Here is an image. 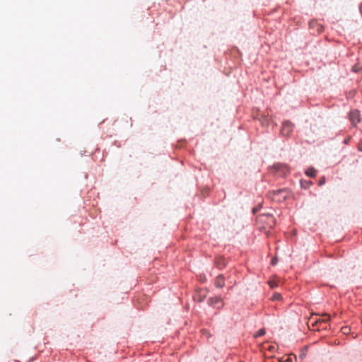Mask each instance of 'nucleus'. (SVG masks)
I'll use <instances>...</instances> for the list:
<instances>
[{"instance_id":"1","label":"nucleus","mask_w":362,"mask_h":362,"mask_svg":"<svg viewBox=\"0 0 362 362\" xmlns=\"http://www.w3.org/2000/svg\"><path fill=\"white\" fill-rule=\"evenodd\" d=\"M308 320L306 322V324L309 329H313L314 331L319 330L320 329H325L324 326L330 318H327L326 320H320L317 318H308Z\"/></svg>"},{"instance_id":"2","label":"nucleus","mask_w":362,"mask_h":362,"mask_svg":"<svg viewBox=\"0 0 362 362\" xmlns=\"http://www.w3.org/2000/svg\"><path fill=\"white\" fill-rule=\"evenodd\" d=\"M290 194V192L286 189H280L269 192V197L276 202H282L285 200Z\"/></svg>"},{"instance_id":"3","label":"nucleus","mask_w":362,"mask_h":362,"mask_svg":"<svg viewBox=\"0 0 362 362\" xmlns=\"http://www.w3.org/2000/svg\"><path fill=\"white\" fill-rule=\"evenodd\" d=\"M259 220L266 223L267 227L272 228L276 225V219L272 215H262L259 216Z\"/></svg>"},{"instance_id":"4","label":"nucleus","mask_w":362,"mask_h":362,"mask_svg":"<svg viewBox=\"0 0 362 362\" xmlns=\"http://www.w3.org/2000/svg\"><path fill=\"white\" fill-rule=\"evenodd\" d=\"M293 128V125L291 122L286 121L283 123L281 134L284 136H288L292 132Z\"/></svg>"},{"instance_id":"5","label":"nucleus","mask_w":362,"mask_h":362,"mask_svg":"<svg viewBox=\"0 0 362 362\" xmlns=\"http://www.w3.org/2000/svg\"><path fill=\"white\" fill-rule=\"evenodd\" d=\"M209 303L211 306L216 309H220L223 306V300L220 297L211 298L209 300Z\"/></svg>"},{"instance_id":"6","label":"nucleus","mask_w":362,"mask_h":362,"mask_svg":"<svg viewBox=\"0 0 362 362\" xmlns=\"http://www.w3.org/2000/svg\"><path fill=\"white\" fill-rule=\"evenodd\" d=\"M349 119L353 124L360 122V112L358 110H354L349 112Z\"/></svg>"},{"instance_id":"7","label":"nucleus","mask_w":362,"mask_h":362,"mask_svg":"<svg viewBox=\"0 0 362 362\" xmlns=\"http://www.w3.org/2000/svg\"><path fill=\"white\" fill-rule=\"evenodd\" d=\"M206 294L207 291L206 290L199 288L196 291L194 298V300L201 302L206 298Z\"/></svg>"},{"instance_id":"8","label":"nucleus","mask_w":362,"mask_h":362,"mask_svg":"<svg viewBox=\"0 0 362 362\" xmlns=\"http://www.w3.org/2000/svg\"><path fill=\"white\" fill-rule=\"evenodd\" d=\"M225 285V279L223 275H219L215 280V286L217 288H223Z\"/></svg>"},{"instance_id":"9","label":"nucleus","mask_w":362,"mask_h":362,"mask_svg":"<svg viewBox=\"0 0 362 362\" xmlns=\"http://www.w3.org/2000/svg\"><path fill=\"white\" fill-rule=\"evenodd\" d=\"M215 264L218 268L221 269L225 267L226 260L223 257H217L215 259Z\"/></svg>"},{"instance_id":"10","label":"nucleus","mask_w":362,"mask_h":362,"mask_svg":"<svg viewBox=\"0 0 362 362\" xmlns=\"http://www.w3.org/2000/svg\"><path fill=\"white\" fill-rule=\"evenodd\" d=\"M305 173L308 176L314 177L316 175V170L313 168H309L306 171Z\"/></svg>"},{"instance_id":"11","label":"nucleus","mask_w":362,"mask_h":362,"mask_svg":"<svg viewBox=\"0 0 362 362\" xmlns=\"http://www.w3.org/2000/svg\"><path fill=\"white\" fill-rule=\"evenodd\" d=\"M265 334V329L264 328L260 329L258 332L253 334V337L255 338H257L259 337L263 336Z\"/></svg>"},{"instance_id":"12","label":"nucleus","mask_w":362,"mask_h":362,"mask_svg":"<svg viewBox=\"0 0 362 362\" xmlns=\"http://www.w3.org/2000/svg\"><path fill=\"white\" fill-rule=\"evenodd\" d=\"M273 300H280L281 299V295L280 293H274L273 297Z\"/></svg>"},{"instance_id":"13","label":"nucleus","mask_w":362,"mask_h":362,"mask_svg":"<svg viewBox=\"0 0 362 362\" xmlns=\"http://www.w3.org/2000/svg\"><path fill=\"white\" fill-rule=\"evenodd\" d=\"M269 284L271 288H275L277 286V284L276 282L274 281H269Z\"/></svg>"},{"instance_id":"14","label":"nucleus","mask_w":362,"mask_h":362,"mask_svg":"<svg viewBox=\"0 0 362 362\" xmlns=\"http://www.w3.org/2000/svg\"><path fill=\"white\" fill-rule=\"evenodd\" d=\"M325 177H322L319 180V183H318V185H319L320 186H322V185H323L325 184Z\"/></svg>"},{"instance_id":"15","label":"nucleus","mask_w":362,"mask_h":362,"mask_svg":"<svg viewBox=\"0 0 362 362\" xmlns=\"http://www.w3.org/2000/svg\"><path fill=\"white\" fill-rule=\"evenodd\" d=\"M353 71L357 73L360 71V68L357 65H354L352 68Z\"/></svg>"},{"instance_id":"16","label":"nucleus","mask_w":362,"mask_h":362,"mask_svg":"<svg viewBox=\"0 0 362 362\" xmlns=\"http://www.w3.org/2000/svg\"><path fill=\"white\" fill-rule=\"evenodd\" d=\"M277 262H278L277 257H274V258H272L271 263H272V264L275 265L277 264Z\"/></svg>"},{"instance_id":"17","label":"nucleus","mask_w":362,"mask_h":362,"mask_svg":"<svg viewBox=\"0 0 362 362\" xmlns=\"http://www.w3.org/2000/svg\"><path fill=\"white\" fill-rule=\"evenodd\" d=\"M341 329L344 334H347L349 331V328L347 327H343Z\"/></svg>"},{"instance_id":"18","label":"nucleus","mask_w":362,"mask_h":362,"mask_svg":"<svg viewBox=\"0 0 362 362\" xmlns=\"http://www.w3.org/2000/svg\"><path fill=\"white\" fill-rule=\"evenodd\" d=\"M358 149L360 151H362V139L360 141V142L358 144Z\"/></svg>"},{"instance_id":"19","label":"nucleus","mask_w":362,"mask_h":362,"mask_svg":"<svg viewBox=\"0 0 362 362\" xmlns=\"http://www.w3.org/2000/svg\"><path fill=\"white\" fill-rule=\"evenodd\" d=\"M281 167H282V165H280V164H276V165H274L275 169H276L277 170H280V168Z\"/></svg>"},{"instance_id":"20","label":"nucleus","mask_w":362,"mask_h":362,"mask_svg":"<svg viewBox=\"0 0 362 362\" xmlns=\"http://www.w3.org/2000/svg\"><path fill=\"white\" fill-rule=\"evenodd\" d=\"M322 317H332L330 314H323L322 315Z\"/></svg>"},{"instance_id":"21","label":"nucleus","mask_w":362,"mask_h":362,"mask_svg":"<svg viewBox=\"0 0 362 362\" xmlns=\"http://www.w3.org/2000/svg\"><path fill=\"white\" fill-rule=\"evenodd\" d=\"M359 10H360L361 14L362 15V4L360 5Z\"/></svg>"},{"instance_id":"22","label":"nucleus","mask_w":362,"mask_h":362,"mask_svg":"<svg viewBox=\"0 0 362 362\" xmlns=\"http://www.w3.org/2000/svg\"><path fill=\"white\" fill-rule=\"evenodd\" d=\"M274 349V346H271L269 348V349L270 351L273 350Z\"/></svg>"},{"instance_id":"23","label":"nucleus","mask_w":362,"mask_h":362,"mask_svg":"<svg viewBox=\"0 0 362 362\" xmlns=\"http://www.w3.org/2000/svg\"><path fill=\"white\" fill-rule=\"evenodd\" d=\"M203 334H207V332L206 330H203Z\"/></svg>"},{"instance_id":"24","label":"nucleus","mask_w":362,"mask_h":362,"mask_svg":"<svg viewBox=\"0 0 362 362\" xmlns=\"http://www.w3.org/2000/svg\"><path fill=\"white\" fill-rule=\"evenodd\" d=\"M300 356H301V358H303V357H304V356H305V354H302Z\"/></svg>"},{"instance_id":"25","label":"nucleus","mask_w":362,"mask_h":362,"mask_svg":"<svg viewBox=\"0 0 362 362\" xmlns=\"http://www.w3.org/2000/svg\"><path fill=\"white\" fill-rule=\"evenodd\" d=\"M253 212L255 213L256 211V209H253Z\"/></svg>"},{"instance_id":"26","label":"nucleus","mask_w":362,"mask_h":362,"mask_svg":"<svg viewBox=\"0 0 362 362\" xmlns=\"http://www.w3.org/2000/svg\"><path fill=\"white\" fill-rule=\"evenodd\" d=\"M285 362H291L290 360H286Z\"/></svg>"}]
</instances>
